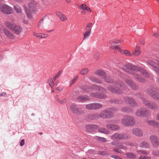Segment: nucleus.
<instances>
[{"label":"nucleus","instance_id":"31","mask_svg":"<svg viewBox=\"0 0 159 159\" xmlns=\"http://www.w3.org/2000/svg\"><path fill=\"white\" fill-rule=\"evenodd\" d=\"M139 146L141 147L146 148L149 146V144L147 142L142 141L140 143Z\"/></svg>","mask_w":159,"mask_h":159},{"label":"nucleus","instance_id":"6","mask_svg":"<svg viewBox=\"0 0 159 159\" xmlns=\"http://www.w3.org/2000/svg\"><path fill=\"white\" fill-rule=\"evenodd\" d=\"M114 116V114L111 109H107L102 111L100 113L99 116L103 118L109 119Z\"/></svg>","mask_w":159,"mask_h":159},{"label":"nucleus","instance_id":"7","mask_svg":"<svg viewBox=\"0 0 159 159\" xmlns=\"http://www.w3.org/2000/svg\"><path fill=\"white\" fill-rule=\"evenodd\" d=\"M0 10L2 13L6 14H11L12 13L11 8L5 4L0 6Z\"/></svg>","mask_w":159,"mask_h":159},{"label":"nucleus","instance_id":"18","mask_svg":"<svg viewBox=\"0 0 159 159\" xmlns=\"http://www.w3.org/2000/svg\"><path fill=\"white\" fill-rule=\"evenodd\" d=\"M11 30L15 34H19L22 31V29L19 26L15 24Z\"/></svg>","mask_w":159,"mask_h":159},{"label":"nucleus","instance_id":"34","mask_svg":"<svg viewBox=\"0 0 159 159\" xmlns=\"http://www.w3.org/2000/svg\"><path fill=\"white\" fill-rule=\"evenodd\" d=\"M48 83L51 88H52L55 85V83L53 81L52 78L49 79Z\"/></svg>","mask_w":159,"mask_h":159},{"label":"nucleus","instance_id":"26","mask_svg":"<svg viewBox=\"0 0 159 159\" xmlns=\"http://www.w3.org/2000/svg\"><path fill=\"white\" fill-rule=\"evenodd\" d=\"M5 26L9 29L11 30L12 29L15 24L13 22H10L9 21H7L5 22Z\"/></svg>","mask_w":159,"mask_h":159},{"label":"nucleus","instance_id":"9","mask_svg":"<svg viewBox=\"0 0 159 159\" xmlns=\"http://www.w3.org/2000/svg\"><path fill=\"white\" fill-rule=\"evenodd\" d=\"M143 100L144 104L149 109L153 110H156L157 109V106L155 103L152 102H150L145 99H143Z\"/></svg>","mask_w":159,"mask_h":159},{"label":"nucleus","instance_id":"14","mask_svg":"<svg viewBox=\"0 0 159 159\" xmlns=\"http://www.w3.org/2000/svg\"><path fill=\"white\" fill-rule=\"evenodd\" d=\"M149 139L153 146L157 147L159 145L158 139L156 136L152 135L150 137Z\"/></svg>","mask_w":159,"mask_h":159},{"label":"nucleus","instance_id":"11","mask_svg":"<svg viewBox=\"0 0 159 159\" xmlns=\"http://www.w3.org/2000/svg\"><path fill=\"white\" fill-rule=\"evenodd\" d=\"M85 107L86 109L89 110L99 109L102 107V105L99 103H92L86 105Z\"/></svg>","mask_w":159,"mask_h":159},{"label":"nucleus","instance_id":"51","mask_svg":"<svg viewBox=\"0 0 159 159\" xmlns=\"http://www.w3.org/2000/svg\"><path fill=\"white\" fill-rule=\"evenodd\" d=\"M111 157L115 158L116 159H123L122 158L119 157V156L114 155Z\"/></svg>","mask_w":159,"mask_h":159},{"label":"nucleus","instance_id":"47","mask_svg":"<svg viewBox=\"0 0 159 159\" xmlns=\"http://www.w3.org/2000/svg\"><path fill=\"white\" fill-rule=\"evenodd\" d=\"M59 18L61 21H66L67 19L66 16L63 14L61 17H60Z\"/></svg>","mask_w":159,"mask_h":159},{"label":"nucleus","instance_id":"58","mask_svg":"<svg viewBox=\"0 0 159 159\" xmlns=\"http://www.w3.org/2000/svg\"><path fill=\"white\" fill-rule=\"evenodd\" d=\"M41 36H42V38H43L48 37V35L47 34H41Z\"/></svg>","mask_w":159,"mask_h":159},{"label":"nucleus","instance_id":"17","mask_svg":"<svg viewBox=\"0 0 159 159\" xmlns=\"http://www.w3.org/2000/svg\"><path fill=\"white\" fill-rule=\"evenodd\" d=\"M124 100L126 102H128L131 106H135L137 105L134 99L129 97H125Z\"/></svg>","mask_w":159,"mask_h":159},{"label":"nucleus","instance_id":"50","mask_svg":"<svg viewBox=\"0 0 159 159\" xmlns=\"http://www.w3.org/2000/svg\"><path fill=\"white\" fill-rule=\"evenodd\" d=\"M110 41H111V42L112 43L113 45L114 44H118V43H120L121 42V41L119 40H115V41H114L113 42H112V41L111 40H110Z\"/></svg>","mask_w":159,"mask_h":159},{"label":"nucleus","instance_id":"33","mask_svg":"<svg viewBox=\"0 0 159 159\" xmlns=\"http://www.w3.org/2000/svg\"><path fill=\"white\" fill-rule=\"evenodd\" d=\"M92 26V23H89L86 26L85 28V30L86 31L91 32Z\"/></svg>","mask_w":159,"mask_h":159},{"label":"nucleus","instance_id":"20","mask_svg":"<svg viewBox=\"0 0 159 159\" xmlns=\"http://www.w3.org/2000/svg\"><path fill=\"white\" fill-rule=\"evenodd\" d=\"M107 128L112 130H117L119 129V127L117 125L108 124L106 125Z\"/></svg>","mask_w":159,"mask_h":159},{"label":"nucleus","instance_id":"56","mask_svg":"<svg viewBox=\"0 0 159 159\" xmlns=\"http://www.w3.org/2000/svg\"><path fill=\"white\" fill-rule=\"evenodd\" d=\"M114 150L115 152H116L118 153H122V151L121 150L118 149L114 148Z\"/></svg>","mask_w":159,"mask_h":159},{"label":"nucleus","instance_id":"62","mask_svg":"<svg viewBox=\"0 0 159 159\" xmlns=\"http://www.w3.org/2000/svg\"><path fill=\"white\" fill-rule=\"evenodd\" d=\"M56 100L58 102H59L60 100L58 96L57 95L56 96Z\"/></svg>","mask_w":159,"mask_h":159},{"label":"nucleus","instance_id":"49","mask_svg":"<svg viewBox=\"0 0 159 159\" xmlns=\"http://www.w3.org/2000/svg\"><path fill=\"white\" fill-rule=\"evenodd\" d=\"M117 147L119 148L123 149H125L126 148V147H125V146H124L121 144H118Z\"/></svg>","mask_w":159,"mask_h":159},{"label":"nucleus","instance_id":"23","mask_svg":"<svg viewBox=\"0 0 159 159\" xmlns=\"http://www.w3.org/2000/svg\"><path fill=\"white\" fill-rule=\"evenodd\" d=\"M149 64L153 67V70L159 75V70L158 67L155 66V62L152 60H149L148 61Z\"/></svg>","mask_w":159,"mask_h":159},{"label":"nucleus","instance_id":"21","mask_svg":"<svg viewBox=\"0 0 159 159\" xmlns=\"http://www.w3.org/2000/svg\"><path fill=\"white\" fill-rule=\"evenodd\" d=\"M90 96L92 97L97 98H106V96L103 94H97L96 93H91Z\"/></svg>","mask_w":159,"mask_h":159},{"label":"nucleus","instance_id":"25","mask_svg":"<svg viewBox=\"0 0 159 159\" xmlns=\"http://www.w3.org/2000/svg\"><path fill=\"white\" fill-rule=\"evenodd\" d=\"M147 123L150 125L154 127H159V123L153 120L148 121L147 122Z\"/></svg>","mask_w":159,"mask_h":159},{"label":"nucleus","instance_id":"30","mask_svg":"<svg viewBox=\"0 0 159 159\" xmlns=\"http://www.w3.org/2000/svg\"><path fill=\"white\" fill-rule=\"evenodd\" d=\"M125 155L127 158L130 159H134L136 157V155L132 152L127 153H126Z\"/></svg>","mask_w":159,"mask_h":159},{"label":"nucleus","instance_id":"10","mask_svg":"<svg viewBox=\"0 0 159 159\" xmlns=\"http://www.w3.org/2000/svg\"><path fill=\"white\" fill-rule=\"evenodd\" d=\"M83 89L85 91L87 92H89L91 90L97 91L98 90H102V91H105L106 90L103 88L97 85H93L91 88V89L90 88L87 86H84L83 88Z\"/></svg>","mask_w":159,"mask_h":159},{"label":"nucleus","instance_id":"60","mask_svg":"<svg viewBox=\"0 0 159 159\" xmlns=\"http://www.w3.org/2000/svg\"><path fill=\"white\" fill-rule=\"evenodd\" d=\"M56 89L59 91H61L63 90V88H62L61 89H60L59 87H57L56 88Z\"/></svg>","mask_w":159,"mask_h":159},{"label":"nucleus","instance_id":"15","mask_svg":"<svg viewBox=\"0 0 159 159\" xmlns=\"http://www.w3.org/2000/svg\"><path fill=\"white\" fill-rule=\"evenodd\" d=\"M3 31L5 35L8 38L11 39H13L15 38V36L13 33L7 28L3 29Z\"/></svg>","mask_w":159,"mask_h":159},{"label":"nucleus","instance_id":"29","mask_svg":"<svg viewBox=\"0 0 159 159\" xmlns=\"http://www.w3.org/2000/svg\"><path fill=\"white\" fill-rule=\"evenodd\" d=\"M96 130H97L99 132L105 134H108L110 133V131L109 130H108L104 128H99L98 127Z\"/></svg>","mask_w":159,"mask_h":159},{"label":"nucleus","instance_id":"19","mask_svg":"<svg viewBox=\"0 0 159 159\" xmlns=\"http://www.w3.org/2000/svg\"><path fill=\"white\" fill-rule=\"evenodd\" d=\"M98 128V126L95 125H89L85 126L86 129L88 132H92L96 130Z\"/></svg>","mask_w":159,"mask_h":159},{"label":"nucleus","instance_id":"12","mask_svg":"<svg viewBox=\"0 0 159 159\" xmlns=\"http://www.w3.org/2000/svg\"><path fill=\"white\" fill-rule=\"evenodd\" d=\"M135 114L138 116H144L148 115L149 112L148 111L146 108H141L137 110Z\"/></svg>","mask_w":159,"mask_h":159},{"label":"nucleus","instance_id":"53","mask_svg":"<svg viewBox=\"0 0 159 159\" xmlns=\"http://www.w3.org/2000/svg\"><path fill=\"white\" fill-rule=\"evenodd\" d=\"M56 14L57 15L59 18L60 17H61V16H62V15L63 14L60 11H57L56 12Z\"/></svg>","mask_w":159,"mask_h":159},{"label":"nucleus","instance_id":"1","mask_svg":"<svg viewBox=\"0 0 159 159\" xmlns=\"http://www.w3.org/2000/svg\"><path fill=\"white\" fill-rule=\"evenodd\" d=\"M96 74L101 77L102 78L105 79V81L106 82L109 83H113L115 84V86L117 88L116 89L114 88L112 85H109L107 87L108 89L110 92L113 93L117 94H120L121 93V91L117 88L118 86L122 87V83L120 81L114 82L113 80L111 79L106 78V74L105 73L103 70H98L96 72Z\"/></svg>","mask_w":159,"mask_h":159},{"label":"nucleus","instance_id":"36","mask_svg":"<svg viewBox=\"0 0 159 159\" xmlns=\"http://www.w3.org/2000/svg\"><path fill=\"white\" fill-rule=\"evenodd\" d=\"M121 53L125 54L126 56H130L131 54L130 52L128 50H124L121 51Z\"/></svg>","mask_w":159,"mask_h":159},{"label":"nucleus","instance_id":"28","mask_svg":"<svg viewBox=\"0 0 159 159\" xmlns=\"http://www.w3.org/2000/svg\"><path fill=\"white\" fill-rule=\"evenodd\" d=\"M89 97L87 96H80L78 97V99L79 101L83 102L89 100Z\"/></svg>","mask_w":159,"mask_h":159},{"label":"nucleus","instance_id":"38","mask_svg":"<svg viewBox=\"0 0 159 159\" xmlns=\"http://www.w3.org/2000/svg\"><path fill=\"white\" fill-rule=\"evenodd\" d=\"M90 80L94 82L98 83V84H100L101 83V82L99 80L96 79L95 78H93L92 77H90Z\"/></svg>","mask_w":159,"mask_h":159},{"label":"nucleus","instance_id":"55","mask_svg":"<svg viewBox=\"0 0 159 159\" xmlns=\"http://www.w3.org/2000/svg\"><path fill=\"white\" fill-rule=\"evenodd\" d=\"M111 143L112 145L118 146V143L116 141H114Z\"/></svg>","mask_w":159,"mask_h":159},{"label":"nucleus","instance_id":"45","mask_svg":"<svg viewBox=\"0 0 159 159\" xmlns=\"http://www.w3.org/2000/svg\"><path fill=\"white\" fill-rule=\"evenodd\" d=\"M33 35L34 36H35L38 38H39L40 39L42 38V36H41V34H40V33H37L35 32H34Z\"/></svg>","mask_w":159,"mask_h":159},{"label":"nucleus","instance_id":"39","mask_svg":"<svg viewBox=\"0 0 159 159\" xmlns=\"http://www.w3.org/2000/svg\"><path fill=\"white\" fill-rule=\"evenodd\" d=\"M89 69L88 68L83 69L81 70L80 73L81 74L84 75L86 74L88 72Z\"/></svg>","mask_w":159,"mask_h":159},{"label":"nucleus","instance_id":"4","mask_svg":"<svg viewBox=\"0 0 159 159\" xmlns=\"http://www.w3.org/2000/svg\"><path fill=\"white\" fill-rule=\"evenodd\" d=\"M37 6V4L34 0H31V2L28 4V7L30 11L28 10L27 9H26V7L24 6L27 16L28 17L30 18L31 17V12L35 11Z\"/></svg>","mask_w":159,"mask_h":159},{"label":"nucleus","instance_id":"40","mask_svg":"<svg viewBox=\"0 0 159 159\" xmlns=\"http://www.w3.org/2000/svg\"><path fill=\"white\" fill-rule=\"evenodd\" d=\"M121 111L124 112H130V111L129 108V107H123L122 108Z\"/></svg>","mask_w":159,"mask_h":159},{"label":"nucleus","instance_id":"37","mask_svg":"<svg viewBox=\"0 0 159 159\" xmlns=\"http://www.w3.org/2000/svg\"><path fill=\"white\" fill-rule=\"evenodd\" d=\"M98 154L101 155H109V153L106 151H100L98 152Z\"/></svg>","mask_w":159,"mask_h":159},{"label":"nucleus","instance_id":"3","mask_svg":"<svg viewBox=\"0 0 159 159\" xmlns=\"http://www.w3.org/2000/svg\"><path fill=\"white\" fill-rule=\"evenodd\" d=\"M121 122L122 125L127 127L133 126L136 124L134 118L128 115H125L123 116L121 120Z\"/></svg>","mask_w":159,"mask_h":159},{"label":"nucleus","instance_id":"13","mask_svg":"<svg viewBox=\"0 0 159 159\" xmlns=\"http://www.w3.org/2000/svg\"><path fill=\"white\" fill-rule=\"evenodd\" d=\"M148 93L153 99L156 100H159V94L156 93L151 89L147 90Z\"/></svg>","mask_w":159,"mask_h":159},{"label":"nucleus","instance_id":"48","mask_svg":"<svg viewBox=\"0 0 159 159\" xmlns=\"http://www.w3.org/2000/svg\"><path fill=\"white\" fill-rule=\"evenodd\" d=\"M139 159H151V158L150 157L141 156L139 158Z\"/></svg>","mask_w":159,"mask_h":159},{"label":"nucleus","instance_id":"57","mask_svg":"<svg viewBox=\"0 0 159 159\" xmlns=\"http://www.w3.org/2000/svg\"><path fill=\"white\" fill-rule=\"evenodd\" d=\"M24 142L25 140L24 139H22L20 143V145L21 146H23L25 144Z\"/></svg>","mask_w":159,"mask_h":159},{"label":"nucleus","instance_id":"42","mask_svg":"<svg viewBox=\"0 0 159 159\" xmlns=\"http://www.w3.org/2000/svg\"><path fill=\"white\" fill-rule=\"evenodd\" d=\"M78 78V77L77 76H75L74 77V78L71 80L70 83V85H71L74 84L76 82Z\"/></svg>","mask_w":159,"mask_h":159},{"label":"nucleus","instance_id":"41","mask_svg":"<svg viewBox=\"0 0 159 159\" xmlns=\"http://www.w3.org/2000/svg\"><path fill=\"white\" fill-rule=\"evenodd\" d=\"M91 32L86 31L84 34V39H85L87 37L89 36Z\"/></svg>","mask_w":159,"mask_h":159},{"label":"nucleus","instance_id":"52","mask_svg":"<svg viewBox=\"0 0 159 159\" xmlns=\"http://www.w3.org/2000/svg\"><path fill=\"white\" fill-rule=\"evenodd\" d=\"M152 153L154 156H159V151H154Z\"/></svg>","mask_w":159,"mask_h":159},{"label":"nucleus","instance_id":"59","mask_svg":"<svg viewBox=\"0 0 159 159\" xmlns=\"http://www.w3.org/2000/svg\"><path fill=\"white\" fill-rule=\"evenodd\" d=\"M0 95L1 96L5 97L6 95V93L5 92L2 93L0 94Z\"/></svg>","mask_w":159,"mask_h":159},{"label":"nucleus","instance_id":"24","mask_svg":"<svg viewBox=\"0 0 159 159\" xmlns=\"http://www.w3.org/2000/svg\"><path fill=\"white\" fill-rule=\"evenodd\" d=\"M141 53V50H140V47L139 46H137L135 48V50L133 52V55L135 56H138Z\"/></svg>","mask_w":159,"mask_h":159},{"label":"nucleus","instance_id":"8","mask_svg":"<svg viewBox=\"0 0 159 159\" xmlns=\"http://www.w3.org/2000/svg\"><path fill=\"white\" fill-rule=\"evenodd\" d=\"M70 110L73 113L77 115H80L83 113V111H81L78 108V106L75 103L71 104L69 107Z\"/></svg>","mask_w":159,"mask_h":159},{"label":"nucleus","instance_id":"63","mask_svg":"<svg viewBox=\"0 0 159 159\" xmlns=\"http://www.w3.org/2000/svg\"><path fill=\"white\" fill-rule=\"evenodd\" d=\"M93 117L94 118H96L98 117V115L97 114H93Z\"/></svg>","mask_w":159,"mask_h":159},{"label":"nucleus","instance_id":"2","mask_svg":"<svg viewBox=\"0 0 159 159\" xmlns=\"http://www.w3.org/2000/svg\"><path fill=\"white\" fill-rule=\"evenodd\" d=\"M125 68H126L127 69L130 70L136 71L135 72H133L132 75H134L136 79L140 82H144L146 80L138 75L136 73L137 71L140 72L142 74L146 77H148L149 76V75L144 69L139 68L136 66L132 65L130 63L127 64L125 67L124 66L122 68L123 70L127 71V70Z\"/></svg>","mask_w":159,"mask_h":159},{"label":"nucleus","instance_id":"46","mask_svg":"<svg viewBox=\"0 0 159 159\" xmlns=\"http://www.w3.org/2000/svg\"><path fill=\"white\" fill-rule=\"evenodd\" d=\"M87 5L85 4H83L80 7V9L81 10H85L86 7Z\"/></svg>","mask_w":159,"mask_h":159},{"label":"nucleus","instance_id":"32","mask_svg":"<svg viewBox=\"0 0 159 159\" xmlns=\"http://www.w3.org/2000/svg\"><path fill=\"white\" fill-rule=\"evenodd\" d=\"M94 138L97 140H99V141L102 142H106L107 141V139L106 138L104 137H102L99 136L94 137Z\"/></svg>","mask_w":159,"mask_h":159},{"label":"nucleus","instance_id":"64","mask_svg":"<svg viewBox=\"0 0 159 159\" xmlns=\"http://www.w3.org/2000/svg\"><path fill=\"white\" fill-rule=\"evenodd\" d=\"M87 11H89L90 12H91V11L90 9L87 6L86 7V9L85 10Z\"/></svg>","mask_w":159,"mask_h":159},{"label":"nucleus","instance_id":"61","mask_svg":"<svg viewBox=\"0 0 159 159\" xmlns=\"http://www.w3.org/2000/svg\"><path fill=\"white\" fill-rule=\"evenodd\" d=\"M99 54H98V53H97V54H96V55L94 56V57L96 59H97H97H98V57H99Z\"/></svg>","mask_w":159,"mask_h":159},{"label":"nucleus","instance_id":"5","mask_svg":"<svg viewBox=\"0 0 159 159\" xmlns=\"http://www.w3.org/2000/svg\"><path fill=\"white\" fill-rule=\"evenodd\" d=\"M129 138L130 136L128 135L123 133H116L113 134L111 137V139L113 140L127 139Z\"/></svg>","mask_w":159,"mask_h":159},{"label":"nucleus","instance_id":"54","mask_svg":"<svg viewBox=\"0 0 159 159\" xmlns=\"http://www.w3.org/2000/svg\"><path fill=\"white\" fill-rule=\"evenodd\" d=\"M66 102V99H63L62 100H60V101L59 102L61 104H63L65 103Z\"/></svg>","mask_w":159,"mask_h":159},{"label":"nucleus","instance_id":"27","mask_svg":"<svg viewBox=\"0 0 159 159\" xmlns=\"http://www.w3.org/2000/svg\"><path fill=\"white\" fill-rule=\"evenodd\" d=\"M109 43L111 45V47H110V49H116L120 52H121V47L119 45H117L116 46H114L113 45V43L111 41H109Z\"/></svg>","mask_w":159,"mask_h":159},{"label":"nucleus","instance_id":"44","mask_svg":"<svg viewBox=\"0 0 159 159\" xmlns=\"http://www.w3.org/2000/svg\"><path fill=\"white\" fill-rule=\"evenodd\" d=\"M61 72L59 71L58 73L54 76L53 77V80L55 81L56 79L58 78L61 75Z\"/></svg>","mask_w":159,"mask_h":159},{"label":"nucleus","instance_id":"43","mask_svg":"<svg viewBox=\"0 0 159 159\" xmlns=\"http://www.w3.org/2000/svg\"><path fill=\"white\" fill-rule=\"evenodd\" d=\"M137 152L140 154L148 155V153L144 150H138Z\"/></svg>","mask_w":159,"mask_h":159},{"label":"nucleus","instance_id":"16","mask_svg":"<svg viewBox=\"0 0 159 159\" xmlns=\"http://www.w3.org/2000/svg\"><path fill=\"white\" fill-rule=\"evenodd\" d=\"M133 134L135 136L138 137H141L143 135V130L139 128H134L132 130Z\"/></svg>","mask_w":159,"mask_h":159},{"label":"nucleus","instance_id":"35","mask_svg":"<svg viewBox=\"0 0 159 159\" xmlns=\"http://www.w3.org/2000/svg\"><path fill=\"white\" fill-rule=\"evenodd\" d=\"M14 8L17 13H20L21 11V10L20 7L18 5H15L14 6Z\"/></svg>","mask_w":159,"mask_h":159},{"label":"nucleus","instance_id":"22","mask_svg":"<svg viewBox=\"0 0 159 159\" xmlns=\"http://www.w3.org/2000/svg\"><path fill=\"white\" fill-rule=\"evenodd\" d=\"M125 81L132 89H134L136 88V84L131 81L130 78L127 79Z\"/></svg>","mask_w":159,"mask_h":159}]
</instances>
